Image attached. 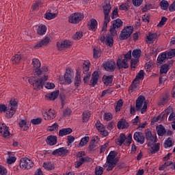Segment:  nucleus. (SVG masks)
I'll list each match as a JSON object with an SVG mask.
<instances>
[{
    "instance_id": "60",
    "label": "nucleus",
    "mask_w": 175,
    "mask_h": 175,
    "mask_svg": "<svg viewBox=\"0 0 175 175\" xmlns=\"http://www.w3.org/2000/svg\"><path fill=\"white\" fill-rule=\"evenodd\" d=\"M124 58L123 59H125L127 62L130 61L132 59V51H129L127 53L124 55Z\"/></svg>"
},
{
    "instance_id": "8",
    "label": "nucleus",
    "mask_w": 175,
    "mask_h": 175,
    "mask_svg": "<svg viewBox=\"0 0 175 175\" xmlns=\"http://www.w3.org/2000/svg\"><path fill=\"white\" fill-rule=\"evenodd\" d=\"M0 135L4 139H9V137H12V136L10 131H9V127L5 123H0Z\"/></svg>"
},
{
    "instance_id": "2",
    "label": "nucleus",
    "mask_w": 175,
    "mask_h": 175,
    "mask_svg": "<svg viewBox=\"0 0 175 175\" xmlns=\"http://www.w3.org/2000/svg\"><path fill=\"white\" fill-rule=\"evenodd\" d=\"M118 155V152L116 151H111L109 154V155L107 157V170L108 172H110V170H112L116 167L117 165V163L118 162V160L116 159V157Z\"/></svg>"
},
{
    "instance_id": "27",
    "label": "nucleus",
    "mask_w": 175,
    "mask_h": 175,
    "mask_svg": "<svg viewBox=\"0 0 175 175\" xmlns=\"http://www.w3.org/2000/svg\"><path fill=\"white\" fill-rule=\"evenodd\" d=\"M47 144L49 146H55L57 144V136L49 135L47 137L46 139Z\"/></svg>"
},
{
    "instance_id": "13",
    "label": "nucleus",
    "mask_w": 175,
    "mask_h": 175,
    "mask_svg": "<svg viewBox=\"0 0 175 175\" xmlns=\"http://www.w3.org/2000/svg\"><path fill=\"white\" fill-rule=\"evenodd\" d=\"M69 152V150L66 149V148H59L58 149L55 150L52 152V155H58L59 157H66L68 155V153Z\"/></svg>"
},
{
    "instance_id": "41",
    "label": "nucleus",
    "mask_w": 175,
    "mask_h": 175,
    "mask_svg": "<svg viewBox=\"0 0 175 175\" xmlns=\"http://www.w3.org/2000/svg\"><path fill=\"white\" fill-rule=\"evenodd\" d=\"M19 126L23 129V131H28V129H29V124H27V120H21L19 122Z\"/></svg>"
},
{
    "instance_id": "38",
    "label": "nucleus",
    "mask_w": 175,
    "mask_h": 175,
    "mask_svg": "<svg viewBox=\"0 0 175 175\" xmlns=\"http://www.w3.org/2000/svg\"><path fill=\"white\" fill-rule=\"evenodd\" d=\"M97 26H98V21H96V20L94 18L91 19L90 25L89 26V28H90L89 29H91L92 31H96V29L95 28H96Z\"/></svg>"
},
{
    "instance_id": "21",
    "label": "nucleus",
    "mask_w": 175,
    "mask_h": 175,
    "mask_svg": "<svg viewBox=\"0 0 175 175\" xmlns=\"http://www.w3.org/2000/svg\"><path fill=\"white\" fill-rule=\"evenodd\" d=\"M58 95H59V90H56L51 93L47 94L45 96L49 100H55V99L58 98Z\"/></svg>"
},
{
    "instance_id": "30",
    "label": "nucleus",
    "mask_w": 175,
    "mask_h": 175,
    "mask_svg": "<svg viewBox=\"0 0 175 175\" xmlns=\"http://www.w3.org/2000/svg\"><path fill=\"white\" fill-rule=\"evenodd\" d=\"M113 75L106 76L104 75L103 77V81L105 85H110L113 83Z\"/></svg>"
},
{
    "instance_id": "23",
    "label": "nucleus",
    "mask_w": 175,
    "mask_h": 175,
    "mask_svg": "<svg viewBox=\"0 0 175 175\" xmlns=\"http://www.w3.org/2000/svg\"><path fill=\"white\" fill-rule=\"evenodd\" d=\"M70 73H72L70 68H67L64 75L65 83L67 84H70V83H72V75Z\"/></svg>"
},
{
    "instance_id": "15",
    "label": "nucleus",
    "mask_w": 175,
    "mask_h": 175,
    "mask_svg": "<svg viewBox=\"0 0 175 175\" xmlns=\"http://www.w3.org/2000/svg\"><path fill=\"white\" fill-rule=\"evenodd\" d=\"M173 64H174V60H170L164 65H162L160 68V73H161V75L163 73H167L171 66H173Z\"/></svg>"
},
{
    "instance_id": "19",
    "label": "nucleus",
    "mask_w": 175,
    "mask_h": 175,
    "mask_svg": "<svg viewBox=\"0 0 175 175\" xmlns=\"http://www.w3.org/2000/svg\"><path fill=\"white\" fill-rule=\"evenodd\" d=\"M118 129H128L129 128V123L125 119H120L118 122Z\"/></svg>"
},
{
    "instance_id": "50",
    "label": "nucleus",
    "mask_w": 175,
    "mask_h": 175,
    "mask_svg": "<svg viewBox=\"0 0 175 175\" xmlns=\"http://www.w3.org/2000/svg\"><path fill=\"white\" fill-rule=\"evenodd\" d=\"M45 18L46 20H53V18H55L57 17V14L51 13V12H46L45 14Z\"/></svg>"
},
{
    "instance_id": "62",
    "label": "nucleus",
    "mask_w": 175,
    "mask_h": 175,
    "mask_svg": "<svg viewBox=\"0 0 175 175\" xmlns=\"http://www.w3.org/2000/svg\"><path fill=\"white\" fill-rule=\"evenodd\" d=\"M117 31H118V29L114 27V26L110 27L109 32L111 36H116V35H117Z\"/></svg>"
},
{
    "instance_id": "51",
    "label": "nucleus",
    "mask_w": 175,
    "mask_h": 175,
    "mask_svg": "<svg viewBox=\"0 0 175 175\" xmlns=\"http://www.w3.org/2000/svg\"><path fill=\"white\" fill-rule=\"evenodd\" d=\"M81 85V76L80 74H77L75 77V85L76 87H79Z\"/></svg>"
},
{
    "instance_id": "17",
    "label": "nucleus",
    "mask_w": 175,
    "mask_h": 175,
    "mask_svg": "<svg viewBox=\"0 0 175 175\" xmlns=\"http://www.w3.org/2000/svg\"><path fill=\"white\" fill-rule=\"evenodd\" d=\"M98 81H99V72L94 71L92 75L90 85L95 87L98 84Z\"/></svg>"
},
{
    "instance_id": "10",
    "label": "nucleus",
    "mask_w": 175,
    "mask_h": 175,
    "mask_svg": "<svg viewBox=\"0 0 175 175\" xmlns=\"http://www.w3.org/2000/svg\"><path fill=\"white\" fill-rule=\"evenodd\" d=\"M104 69L107 70V72H114L116 70V62L114 60H109L106 62L104 64Z\"/></svg>"
},
{
    "instance_id": "14",
    "label": "nucleus",
    "mask_w": 175,
    "mask_h": 175,
    "mask_svg": "<svg viewBox=\"0 0 175 175\" xmlns=\"http://www.w3.org/2000/svg\"><path fill=\"white\" fill-rule=\"evenodd\" d=\"M133 139L139 143V144H144L146 138L144 137V134L141 132H135L133 135Z\"/></svg>"
},
{
    "instance_id": "40",
    "label": "nucleus",
    "mask_w": 175,
    "mask_h": 175,
    "mask_svg": "<svg viewBox=\"0 0 175 175\" xmlns=\"http://www.w3.org/2000/svg\"><path fill=\"white\" fill-rule=\"evenodd\" d=\"M42 166H43L44 169H45V170L51 171V170H54V169H55L54 164H53L51 163H44Z\"/></svg>"
},
{
    "instance_id": "56",
    "label": "nucleus",
    "mask_w": 175,
    "mask_h": 175,
    "mask_svg": "<svg viewBox=\"0 0 175 175\" xmlns=\"http://www.w3.org/2000/svg\"><path fill=\"white\" fill-rule=\"evenodd\" d=\"M101 53H100V51L98 49H93V57L94 58H95L96 59L97 58H99V57H100Z\"/></svg>"
},
{
    "instance_id": "28",
    "label": "nucleus",
    "mask_w": 175,
    "mask_h": 175,
    "mask_svg": "<svg viewBox=\"0 0 175 175\" xmlns=\"http://www.w3.org/2000/svg\"><path fill=\"white\" fill-rule=\"evenodd\" d=\"M161 147V144L157 143L151 146V148L149 149V154H151V155L154 154H157L158 151H159V148Z\"/></svg>"
},
{
    "instance_id": "47",
    "label": "nucleus",
    "mask_w": 175,
    "mask_h": 175,
    "mask_svg": "<svg viewBox=\"0 0 175 175\" xmlns=\"http://www.w3.org/2000/svg\"><path fill=\"white\" fill-rule=\"evenodd\" d=\"M11 59L13 64H20V61H21V55L16 54L13 56Z\"/></svg>"
},
{
    "instance_id": "57",
    "label": "nucleus",
    "mask_w": 175,
    "mask_h": 175,
    "mask_svg": "<svg viewBox=\"0 0 175 175\" xmlns=\"http://www.w3.org/2000/svg\"><path fill=\"white\" fill-rule=\"evenodd\" d=\"M165 53L167 58H173V57H175V48L173 49H171L169 51H166Z\"/></svg>"
},
{
    "instance_id": "9",
    "label": "nucleus",
    "mask_w": 175,
    "mask_h": 175,
    "mask_svg": "<svg viewBox=\"0 0 175 175\" xmlns=\"http://www.w3.org/2000/svg\"><path fill=\"white\" fill-rule=\"evenodd\" d=\"M145 137L148 142V144H150V143H157V142H158L157 135H152V133H151V131L148 130L145 131Z\"/></svg>"
},
{
    "instance_id": "16",
    "label": "nucleus",
    "mask_w": 175,
    "mask_h": 175,
    "mask_svg": "<svg viewBox=\"0 0 175 175\" xmlns=\"http://www.w3.org/2000/svg\"><path fill=\"white\" fill-rule=\"evenodd\" d=\"M44 120H54L55 118V111L53 109H50L49 110L45 111L43 113Z\"/></svg>"
},
{
    "instance_id": "32",
    "label": "nucleus",
    "mask_w": 175,
    "mask_h": 175,
    "mask_svg": "<svg viewBox=\"0 0 175 175\" xmlns=\"http://www.w3.org/2000/svg\"><path fill=\"white\" fill-rule=\"evenodd\" d=\"M103 9L104 14H110V12L111 11V5H110V3H105L103 6Z\"/></svg>"
},
{
    "instance_id": "43",
    "label": "nucleus",
    "mask_w": 175,
    "mask_h": 175,
    "mask_svg": "<svg viewBox=\"0 0 175 175\" xmlns=\"http://www.w3.org/2000/svg\"><path fill=\"white\" fill-rule=\"evenodd\" d=\"M96 147H98V142H96V140H92L89 146L90 151H94V150L96 149Z\"/></svg>"
},
{
    "instance_id": "54",
    "label": "nucleus",
    "mask_w": 175,
    "mask_h": 175,
    "mask_svg": "<svg viewBox=\"0 0 175 175\" xmlns=\"http://www.w3.org/2000/svg\"><path fill=\"white\" fill-rule=\"evenodd\" d=\"M90 64L89 62H85L83 64V72L84 73V75H88V73L90 70Z\"/></svg>"
},
{
    "instance_id": "42",
    "label": "nucleus",
    "mask_w": 175,
    "mask_h": 175,
    "mask_svg": "<svg viewBox=\"0 0 175 175\" xmlns=\"http://www.w3.org/2000/svg\"><path fill=\"white\" fill-rule=\"evenodd\" d=\"M122 105H124V102L122 101V99L120 98L118 100L116 105L115 106V111L116 112L120 111L122 108Z\"/></svg>"
},
{
    "instance_id": "63",
    "label": "nucleus",
    "mask_w": 175,
    "mask_h": 175,
    "mask_svg": "<svg viewBox=\"0 0 175 175\" xmlns=\"http://www.w3.org/2000/svg\"><path fill=\"white\" fill-rule=\"evenodd\" d=\"M131 143H132V134L128 135L124 142V146H131Z\"/></svg>"
},
{
    "instance_id": "64",
    "label": "nucleus",
    "mask_w": 175,
    "mask_h": 175,
    "mask_svg": "<svg viewBox=\"0 0 175 175\" xmlns=\"http://www.w3.org/2000/svg\"><path fill=\"white\" fill-rule=\"evenodd\" d=\"M96 175H102L103 174V167H96L95 169Z\"/></svg>"
},
{
    "instance_id": "31",
    "label": "nucleus",
    "mask_w": 175,
    "mask_h": 175,
    "mask_svg": "<svg viewBox=\"0 0 175 175\" xmlns=\"http://www.w3.org/2000/svg\"><path fill=\"white\" fill-rule=\"evenodd\" d=\"M137 88H139V83L134 79L129 88V92L130 93L135 92Z\"/></svg>"
},
{
    "instance_id": "36",
    "label": "nucleus",
    "mask_w": 175,
    "mask_h": 175,
    "mask_svg": "<svg viewBox=\"0 0 175 175\" xmlns=\"http://www.w3.org/2000/svg\"><path fill=\"white\" fill-rule=\"evenodd\" d=\"M132 56L135 59H139L142 57V50L140 49H134L132 52Z\"/></svg>"
},
{
    "instance_id": "39",
    "label": "nucleus",
    "mask_w": 175,
    "mask_h": 175,
    "mask_svg": "<svg viewBox=\"0 0 175 175\" xmlns=\"http://www.w3.org/2000/svg\"><path fill=\"white\" fill-rule=\"evenodd\" d=\"M91 117V112L90 111H85L83 113V122H88Z\"/></svg>"
},
{
    "instance_id": "3",
    "label": "nucleus",
    "mask_w": 175,
    "mask_h": 175,
    "mask_svg": "<svg viewBox=\"0 0 175 175\" xmlns=\"http://www.w3.org/2000/svg\"><path fill=\"white\" fill-rule=\"evenodd\" d=\"M47 80H49V76L47 75H44L40 79H36V78L33 77L29 79V83L33 85L35 90H40L43 88V85H44V83H46Z\"/></svg>"
},
{
    "instance_id": "44",
    "label": "nucleus",
    "mask_w": 175,
    "mask_h": 175,
    "mask_svg": "<svg viewBox=\"0 0 175 175\" xmlns=\"http://www.w3.org/2000/svg\"><path fill=\"white\" fill-rule=\"evenodd\" d=\"M137 64H139L138 59H131V68L132 70H135L137 68Z\"/></svg>"
},
{
    "instance_id": "45",
    "label": "nucleus",
    "mask_w": 175,
    "mask_h": 175,
    "mask_svg": "<svg viewBox=\"0 0 175 175\" xmlns=\"http://www.w3.org/2000/svg\"><path fill=\"white\" fill-rule=\"evenodd\" d=\"M166 133V130L164 129L163 126L159 125L157 128V135L159 136H163Z\"/></svg>"
},
{
    "instance_id": "46",
    "label": "nucleus",
    "mask_w": 175,
    "mask_h": 175,
    "mask_svg": "<svg viewBox=\"0 0 175 175\" xmlns=\"http://www.w3.org/2000/svg\"><path fill=\"white\" fill-rule=\"evenodd\" d=\"M152 68H154V62H152V60L149 61L145 65V69L147 72H150V70H152Z\"/></svg>"
},
{
    "instance_id": "49",
    "label": "nucleus",
    "mask_w": 175,
    "mask_h": 175,
    "mask_svg": "<svg viewBox=\"0 0 175 175\" xmlns=\"http://www.w3.org/2000/svg\"><path fill=\"white\" fill-rule=\"evenodd\" d=\"M142 79H144V70H141L138 74L137 75L136 77L135 78V81H139L142 80Z\"/></svg>"
},
{
    "instance_id": "4",
    "label": "nucleus",
    "mask_w": 175,
    "mask_h": 175,
    "mask_svg": "<svg viewBox=\"0 0 175 175\" xmlns=\"http://www.w3.org/2000/svg\"><path fill=\"white\" fill-rule=\"evenodd\" d=\"M144 100H146V98L143 96H139L135 101V110L141 111L142 114H144L147 111V104Z\"/></svg>"
},
{
    "instance_id": "20",
    "label": "nucleus",
    "mask_w": 175,
    "mask_h": 175,
    "mask_svg": "<svg viewBox=\"0 0 175 175\" xmlns=\"http://www.w3.org/2000/svg\"><path fill=\"white\" fill-rule=\"evenodd\" d=\"M157 38H158V34L157 33L149 32L148 35L146 36V42L148 44H151Z\"/></svg>"
},
{
    "instance_id": "29",
    "label": "nucleus",
    "mask_w": 175,
    "mask_h": 175,
    "mask_svg": "<svg viewBox=\"0 0 175 175\" xmlns=\"http://www.w3.org/2000/svg\"><path fill=\"white\" fill-rule=\"evenodd\" d=\"M73 132L71 128L62 129L59 131V136H66V135H70Z\"/></svg>"
},
{
    "instance_id": "52",
    "label": "nucleus",
    "mask_w": 175,
    "mask_h": 175,
    "mask_svg": "<svg viewBox=\"0 0 175 175\" xmlns=\"http://www.w3.org/2000/svg\"><path fill=\"white\" fill-rule=\"evenodd\" d=\"M167 58V55H166V52H164L161 53V55H159L157 57L158 62H163Z\"/></svg>"
},
{
    "instance_id": "34",
    "label": "nucleus",
    "mask_w": 175,
    "mask_h": 175,
    "mask_svg": "<svg viewBox=\"0 0 175 175\" xmlns=\"http://www.w3.org/2000/svg\"><path fill=\"white\" fill-rule=\"evenodd\" d=\"M113 43H114V40L113 38V36H110V34H107V38H106L107 46H109V47H113Z\"/></svg>"
},
{
    "instance_id": "37",
    "label": "nucleus",
    "mask_w": 175,
    "mask_h": 175,
    "mask_svg": "<svg viewBox=\"0 0 175 175\" xmlns=\"http://www.w3.org/2000/svg\"><path fill=\"white\" fill-rule=\"evenodd\" d=\"M88 142H90V137H83L81 139V142L78 144L77 147H79V148H80L81 147H84V146H85L87 144V143H88Z\"/></svg>"
},
{
    "instance_id": "58",
    "label": "nucleus",
    "mask_w": 175,
    "mask_h": 175,
    "mask_svg": "<svg viewBox=\"0 0 175 175\" xmlns=\"http://www.w3.org/2000/svg\"><path fill=\"white\" fill-rule=\"evenodd\" d=\"M96 128L100 133L101 131H103L105 129V126L101 124L100 121H97V122L96 123Z\"/></svg>"
},
{
    "instance_id": "48",
    "label": "nucleus",
    "mask_w": 175,
    "mask_h": 175,
    "mask_svg": "<svg viewBox=\"0 0 175 175\" xmlns=\"http://www.w3.org/2000/svg\"><path fill=\"white\" fill-rule=\"evenodd\" d=\"M163 146L165 148L173 146V140L172 137H168L167 139L165 142Z\"/></svg>"
},
{
    "instance_id": "59",
    "label": "nucleus",
    "mask_w": 175,
    "mask_h": 175,
    "mask_svg": "<svg viewBox=\"0 0 175 175\" xmlns=\"http://www.w3.org/2000/svg\"><path fill=\"white\" fill-rule=\"evenodd\" d=\"M83 38V32L77 31L73 36L75 40H80Z\"/></svg>"
},
{
    "instance_id": "33",
    "label": "nucleus",
    "mask_w": 175,
    "mask_h": 175,
    "mask_svg": "<svg viewBox=\"0 0 175 175\" xmlns=\"http://www.w3.org/2000/svg\"><path fill=\"white\" fill-rule=\"evenodd\" d=\"M47 31V27L44 25H41L38 27L37 29V33L38 35H44Z\"/></svg>"
},
{
    "instance_id": "26",
    "label": "nucleus",
    "mask_w": 175,
    "mask_h": 175,
    "mask_svg": "<svg viewBox=\"0 0 175 175\" xmlns=\"http://www.w3.org/2000/svg\"><path fill=\"white\" fill-rule=\"evenodd\" d=\"M111 23H112V26L116 28V29L118 30L121 29V27H122V25H124V22H122V20L120 18H117L113 21Z\"/></svg>"
},
{
    "instance_id": "18",
    "label": "nucleus",
    "mask_w": 175,
    "mask_h": 175,
    "mask_svg": "<svg viewBox=\"0 0 175 175\" xmlns=\"http://www.w3.org/2000/svg\"><path fill=\"white\" fill-rule=\"evenodd\" d=\"M32 65L34 68V70L36 72V73L38 75V76H40V66H41V64H40V61L38 60V59H32Z\"/></svg>"
},
{
    "instance_id": "11",
    "label": "nucleus",
    "mask_w": 175,
    "mask_h": 175,
    "mask_svg": "<svg viewBox=\"0 0 175 175\" xmlns=\"http://www.w3.org/2000/svg\"><path fill=\"white\" fill-rule=\"evenodd\" d=\"M72 43L70 40H66L62 41V42H58L57 43V47L58 50L60 51H62L64 49H68V47H70L72 46Z\"/></svg>"
},
{
    "instance_id": "6",
    "label": "nucleus",
    "mask_w": 175,
    "mask_h": 175,
    "mask_svg": "<svg viewBox=\"0 0 175 175\" xmlns=\"http://www.w3.org/2000/svg\"><path fill=\"white\" fill-rule=\"evenodd\" d=\"M133 26H126L121 31L120 34V38L121 40H126L128 38L131 37V35L133 33Z\"/></svg>"
},
{
    "instance_id": "5",
    "label": "nucleus",
    "mask_w": 175,
    "mask_h": 175,
    "mask_svg": "<svg viewBox=\"0 0 175 175\" xmlns=\"http://www.w3.org/2000/svg\"><path fill=\"white\" fill-rule=\"evenodd\" d=\"M84 20V14L81 12H75L68 16V23L70 24H79Z\"/></svg>"
},
{
    "instance_id": "24",
    "label": "nucleus",
    "mask_w": 175,
    "mask_h": 175,
    "mask_svg": "<svg viewBox=\"0 0 175 175\" xmlns=\"http://www.w3.org/2000/svg\"><path fill=\"white\" fill-rule=\"evenodd\" d=\"M109 14H104L105 18H104V23L102 28L101 33L102 32H105L107 31V25L109 23H110V16H109Z\"/></svg>"
},
{
    "instance_id": "35",
    "label": "nucleus",
    "mask_w": 175,
    "mask_h": 175,
    "mask_svg": "<svg viewBox=\"0 0 175 175\" xmlns=\"http://www.w3.org/2000/svg\"><path fill=\"white\" fill-rule=\"evenodd\" d=\"M167 102H169V96L165 95L159 100L158 105L159 106H165Z\"/></svg>"
},
{
    "instance_id": "7",
    "label": "nucleus",
    "mask_w": 175,
    "mask_h": 175,
    "mask_svg": "<svg viewBox=\"0 0 175 175\" xmlns=\"http://www.w3.org/2000/svg\"><path fill=\"white\" fill-rule=\"evenodd\" d=\"M19 166L23 170H29V169L33 167V161L27 157H23L20 160Z\"/></svg>"
},
{
    "instance_id": "1",
    "label": "nucleus",
    "mask_w": 175,
    "mask_h": 175,
    "mask_svg": "<svg viewBox=\"0 0 175 175\" xmlns=\"http://www.w3.org/2000/svg\"><path fill=\"white\" fill-rule=\"evenodd\" d=\"M17 110V102L11 100L8 107L3 104H0V113H5L6 118H12L16 114Z\"/></svg>"
},
{
    "instance_id": "53",
    "label": "nucleus",
    "mask_w": 175,
    "mask_h": 175,
    "mask_svg": "<svg viewBox=\"0 0 175 175\" xmlns=\"http://www.w3.org/2000/svg\"><path fill=\"white\" fill-rule=\"evenodd\" d=\"M160 6L163 10H167L169 8V3L166 0H163L160 2Z\"/></svg>"
},
{
    "instance_id": "25",
    "label": "nucleus",
    "mask_w": 175,
    "mask_h": 175,
    "mask_svg": "<svg viewBox=\"0 0 175 175\" xmlns=\"http://www.w3.org/2000/svg\"><path fill=\"white\" fill-rule=\"evenodd\" d=\"M125 142H126V136H125V134L124 133L120 134L119 138L116 139V143L118 146L125 144Z\"/></svg>"
},
{
    "instance_id": "55",
    "label": "nucleus",
    "mask_w": 175,
    "mask_h": 175,
    "mask_svg": "<svg viewBox=\"0 0 175 175\" xmlns=\"http://www.w3.org/2000/svg\"><path fill=\"white\" fill-rule=\"evenodd\" d=\"M104 120L105 121H111V120H113V114L110 112H106L104 113Z\"/></svg>"
},
{
    "instance_id": "22",
    "label": "nucleus",
    "mask_w": 175,
    "mask_h": 175,
    "mask_svg": "<svg viewBox=\"0 0 175 175\" xmlns=\"http://www.w3.org/2000/svg\"><path fill=\"white\" fill-rule=\"evenodd\" d=\"M48 43H50V38L46 37L38 42L34 47L35 49H40V47H43V46H47Z\"/></svg>"
},
{
    "instance_id": "61",
    "label": "nucleus",
    "mask_w": 175,
    "mask_h": 175,
    "mask_svg": "<svg viewBox=\"0 0 175 175\" xmlns=\"http://www.w3.org/2000/svg\"><path fill=\"white\" fill-rule=\"evenodd\" d=\"M119 10H125L126 12L127 10H129V5H128L127 3H122L119 6Z\"/></svg>"
},
{
    "instance_id": "12",
    "label": "nucleus",
    "mask_w": 175,
    "mask_h": 175,
    "mask_svg": "<svg viewBox=\"0 0 175 175\" xmlns=\"http://www.w3.org/2000/svg\"><path fill=\"white\" fill-rule=\"evenodd\" d=\"M116 65L118 70H121V69H128V68H129V63H128V62L124 59H118Z\"/></svg>"
}]
</instances>
